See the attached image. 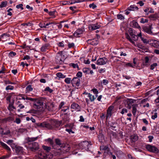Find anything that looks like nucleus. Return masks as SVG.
Returning a JSON list of instances; mask_svg holds the SVG:
<instances>
[{"label":"nucleus","instance_id":"nucleus-60","mask_svg":"<svg viewBox=\"0 0 159 159\" xmlns=\"http://www.w3.org/2000/svg\"><path fill=\"white\" fill-rule=\"evenodd\" d=\"M23 4H19L18 5H17L16 6V7L17 9L20 8L21 10H22L24 9L23 7Z\"/></svg>","mask_w":159,"mask_h":159},{"label":"nucleus","instance_id":"nucleus-42","mask_svg":"<svg viewBox=\"0 0 159 159\" xmlns=\"http://www.w3.org/2000/svg\"><path fill=\"white\" fill-rule=\"evenodd\" d=\"M14 89V87L11 85H8L7 86L5 90L7 91L8 90H13Z\"/></svg>","mask_w":159,"mask_h":159},{"label":"nucleus","instance_id":"nucleus-49","mask_svg":"<svg viewBox=\"0 0 159 159\" xmlns=\"http://www.w3.org/2000/svg\"><path fill=\"white\" fill-rule=\"evenodd\" d=\"M6 70V69H5V66H3L1 68V70H0V74H4L5 73Z\"/></svg>","mask_w":159,"mask_h":159},{"label":"nucleus","instance_id":"nucleus-32","mask_svg":"<svg viewBox=\"0 0 159 159\" xmlns=\"http://www.w3.org/2000/svg\"><path fill=\"white\" fill-rule=\"evenodd\" d=\"M38 139V137H28V138L27 141L28 142V144L29 143H31V142L35 141V140Z\"/></svg>","mask_w":159,"mask_h":159},{"label":"nucleus","instance_id":"nucleus-17","mask_svg":"<svg viewBox=\"0 0 159 159\" xmlns=\"http://www.w3.org/2000/svg\"><path fill=\"white\" fill-rule=\"evenodd\" d=\"M50 47V45L49 43H45L40 48L41 51L42 52H45Z\"/></svg>","mask_w":159,"mask_h":159},{"label":"nucleus","instance_id":"nucleus-10","mask_svg":"<svg viewBox=\"0 0 159 159\" xmlns=\"http://www.w3.org/2000/svg\"><path fill=\"white\" fill-rule=\"evenodd\" d=\"M16 153L18 154H24L25 153L24 151L23 148L22 147L18 146L16 145L15 147Z\"/></svg>","mask_w":159,"mask_h":159},{"label":"nucleus","instance_id":"nucleus-52","mask_svg":"<svg viewBox=\"0 0 159 159\" xmlns=\"http://www.w3.org/2000/svg\"><path fill=\"white\" fill-rule=\"evenodd\" d=\"M55 142L56 144L59 145L61 146V142L60 140L58 139H55Z\"/></svg>","mask_w":159,"mask_h":159},{"label":"nucleus","instance_id":"nucleus-28","mask_svg":"<svg viewBox=\"0 0 159 159\" xmlns=\"http://www.w3.org/2000/svg\"><path fill=\"white\" fill-rule=\"evenodd\" d=\"M140 54H142V53H144L145 52H147V49L144 46L140 45Z\"/></svg>","mask_w":159,"mask_h":159},{"label":"nucleus","instance_id":"nucleus-43","mask_svg":"<svg viewBox=\"0 0 159 159\" xmlns=\"http://www.w3.org/2000/svg\"><path fill=\"white\" fill-rule=\"evenodd\" d=\"M43 148L44 150H45L47 152H49L51 149L50 147L46 146H43Z\"/></svg>","mask_w":159,"mask_h":159},{"label":"nucleus","instance_id":"nucleus-56","mask_svg":"<svg viewBox=\"0 0 159 159\" xmlns=\"http://www.w3.org/2000/svg\"><path fill=\"white\" fill-rule=\"evenodd\" d=\"M21 120L20 118H16L15 120L14 121V122L16 123L17 124H19L21 122Z\"/></svg>","mask_w":159,"mask_h":159},{"label":"nucleus","instance_id":"nucleus-29","mask_svg":"<svg viewBox=\"0 0 159 159\" xmlns=\"http://www.w3.org/2000/svg\"><path fill=\"white\" fill-rule=\"evenodd\" d=\"M71 108L72 109H78L80 110V107L78 104L76 103H74L71 105Z\"/></svg>","mask_w":159,"mask_h":159},{"label":"nucleus","instance_id":"nucleus-15","mask_svg":"<svg viewBox=\"0 0 159 159\" xmlns=\"http://www.w3.org/2000/svg\"><path fill=\"white\" fill-rule=\"evenodd\" d=\"M133 100L131 99H127V104H126L127 108L130 109L131 107H133V105H134V104H133Z\"/></svg>","mask_w":159,"mask_h":159},{"label":"nucleus","instance_id":"nucleus-7","mask_svg":"<svg viewBox=\"0 0 159 159\" xmlns=\"http://www.w3.org/2000/svg\"><path fill=\"white\" fill-rule=\"evenodd\" d=\"M80 79L77 77H74L71 80V84L73 87H78L80 86Z\"/></svg>","mask_w":159,"mask_h":159},{"label":"nucleus","instance_id":"nucleus-50","mask_svg":"<svg viewBox=\"0 0 159 159\" xmlns=\"http://www.w3.org/2000/svg\"><path fill=\"white\" fill-rule=\"evenodd\" d=\"M13 102L12 103V102L11 103H9V106L8 107V109L10 110V111H11L13 110L12 107H13Z\"/></svg>","mask_w":159,"mask_h":159},{"label":"nucleus","instance_id":"nucleus-61","mask_svg":"<svg viewBox=\"0 0 159 159\" xmlns=\"http://www.w3.org/2000/svg\"><path fill=\"white\" fill-rule=\"evenodd\" d=\"M157 112H155L154 115H152L151 116V118L153 120H155L157 117Z\"/></svg>","mask_w":159,"mask_h":159},{"label":"nucleus","instance_id":"nucleus-38","mask_svg":"<svg viewBox=\"0 0 159 159\" xmlns=\"http://www.w3.org/2000/svg\"><path fill=\"white\" fill-rule=\"evenodd\" d=\"M33 25L32 23H30V22H28L27 23H23L21 24V25L23 26H25L26 28L27 27H30L32 26Z\"/></svg>","mask_w":159,"mask_h":159},{"label":"nucleus","instance_id":"nucleus-62","mask_svg":"<svg viewBox=\"0 0 159 159\" xmlns=\"http://www.w3.org/2000/svg\"><path fill=\"white\" fill-rule=\"evenodd\" d=\"M70 66H72L74 68L78 67V65L77 64L71 63L70 64Z\"/></svg>","mask_w":159,"mask_h":159},{"label":"nucleus","instance_id":"nucleus-21","mask_svg":"<svg viewBox=\"0 0 159 159\" xmlns=\"http://www.w3.org/2000/svg\"><path fill=\"white\" fill-rule=\"evenodd\" d=\"M83 31L84 30L82 29H78L75 32L73 35L75 37H78L79 35L82 34Z\"/></svg>","mask_w":159,"mask_h":159},{"label":"nucleus","instance_id":"nucleus-33","mask_svg":"<svg viewBox=\"0 0 159 159\" xmlns=\"http://www.w3.org/2000/svg\"><path fill=\"white\" fill-rule=\"evenodd\" d=\"M57 76L59 78V79H64L66 77V75L63 74L61 73L58 72L56 74Z\"/></svg>","mask_w":159,"mask_h":159},{"label":"nucleus","instance_id":"nucleus-20","mask_svg":"<svg viewBox=\"0 0 159 159\" xmlns=\"http://www.w3.org/2000/svg\"><path fill=\"white\" fill-rule=\"evenodd\" d=\"M0 144L2 146V147L7 150L9 153L11 151V149L7 144L2 142H0Z\"/></svg>","mask_w":159,"mask_h":159},{"label":"nucleus","instance_id":"nucleus-12","mask_svg":"<svg viewBox=\"0 0 159 159\" xmlns=\"http://www.w3.org/2000/svg\"><path fill=\"white\" fill-rule=\"evenodd\" d=\"M52 24H55V23L54 22H49L46 24L44 23H40L39 25V26L42 28H49V27H48V26L49 25H52Z\"/></svg>","mask_w":159,"mask_h":159},{"label":"nucleus","instance_id":"nucleus-57","mask_svg":"<svg viewBox=\"0 0 159 159\" xmlns=\"http://www.w3.org/2000/svg\"><path fill=\"white\" fill-rule=\"evenodd\" d=\"M148 21V20L146 19H144L143 18H141V19L140 22L142 23H144L146 22H147Z\"/></svg>","mask_w":159,"mask_h":159},{"label":"nucleus","instance_id":"nucleus-8","mask_svg":"<svg viewBox=\"0 0 159 159\" xmlns=\"http://www.w3.org/2000/svg\"><path fill=\"white\" fill-rule=\"evenodd\" d=\"M107 61V59L105 57L100 58L97 61L96 64L98 65H102L105 64Z\"/></svg>","mask_w":159,"mask_h":159},{"label":"nucleus","instance_id":"nucleus-64","mask_svg":"<svg viewBox=\"0 0 159 159\" xmlns=\"http://www.w3.org/2000/svg\"><path fill=\"white\" fill-rule=\"evenodd\" d=\"M10 156V154L3 156L0 157V159H5L6 158H8Z\"/></svg>","mask_w":159,"mask_h":159},{"label":"nucleus","instance_id":"nucleus-51","mask_svg":"<svg viewBox=\"0 0 159 159\" xmlns=\"http://www.w3.org/2000/svg\"><path fill=\"white\" fill-rule=\"evenodd\" d=\"M45 91H48L50 93H52L53 91V90L52 89H50L49 87H46L44 89Z\"/></svg>","mask_w":159,"mask_h":159},{"label":"nucleus","instance_id":"nucleus-54","mask_svg":"<svg viewBox=\"0 0 159 159\" xmlns=\"http://www.w3.org/2000/svg\"><path fill=\"white\" fill-rule=\"evenodd\" d=\"M46 141L48 142L50 145H53L54 143L53 140L51 138H48L46 140Z\"/></svg>","mask_w":159,"mask_h":159},{"label":"nucleus","instance_id":"nucleus-22","mask_svg":"<svg viewBox=\"0 0 159 159\" xmlns=\"http://www.w3.org/2000/svg\"><path fill=\"white\" fill-rule=\"evenodd\" d=\"M130 25L131 26L137 28H139V25L138 22L135 20H133L130 23Z\"/></svg>","mask_w":159,"mask_h":159},{"label":"nucleus","instance_id":"nucleus-53","mask_svg":"<svg viewBox=\"0 0 159 159\" xmlns=\"http://www.w3.org/2000/svg\"><path fill=\"white\" fill-rule=\"evenodd\" d=\"M139 36V34H137V35H135L134 34V35L133 36H131V37L133 39V40H137L138 39V37Z\"/></svg>","mask_w":159,"mask_h":159},{"label":"nucleus","instance_id":"nucleus-48","mask_svg":"<svg viewBox=\"0 0 159 159\" xmlns=\"http://www.w3.org/2000/svg\"><path fill=\"white\" fill-rule=\"evenodd\" d=\"M157 66V63H154L150 66V69L151 70H153Z\"/></svg>","mask_w":159,"mask_h":159},{"label":"nucleus","instance_id":"nucleus-27","mask_svg":"<svg viewBox=\"0 0 159 159\" xmlns=\"http://www.w3.org/2000/svg\"><path fill=\"white\" fill-rule=\"evenodd\" d=\"M14 120V117L12 116H9L8 117L4 118L2 120L3 122H7V121L10 122L13 121Z\"/></svg>","mask_w":159,"mask_h":159},{"label":"nucleus","instance_id":"nucleus-39","mask_svg":"<svg viewBox=\"0 0 159 159\" xmlns=\"http://www.w3.org/2000/svg\"><path fill=\"white\" fill-rule=\"evenodd\" d=\"M108 149V147L107 146L102 145L100 147V150L101 151L103 150L105 151Z\"/></svg>","mask_w":159,"mask_h":159},{"label":"nucleus","instance_id":"nucleus-14","mask_svg":"<svg viewBox=\"0 0 159 159\" xmlns=\"http://www.w3.org/2000/svg\"><path fill=\"white\" fill-rule=\"evenodd\" d=\"M100 26L101 25L98 23L92 24L89 25V28L90 30H93L99 29Z\"/></svg>","mask_w":159,"mask_h":159},{"label":"nucleus","instance_id":"nucleus-23","mask_svg":"<svg viewBox=\"0 0 159 159\" xmlns=\"http://www.w3.org/2000/svg\"><path fill=\"white\" fill-rule=\"evenodd\" d=\"M46 108L48 110L50 111H53L55 110L54 105L52 103L47 105Z\"/></svg>","mask_w":159,"mask_h":159},{"label":"nucleus","instance_id":"nucleus-30","mask_svg":"<svg viewBox=\"0 0 159 159\" xmlns=\"http://www.w3.org/2000/svg\"><path fill=\"white\" fill-rule=\"evenodd\" d=\"M86 94L88 95V97L89 98L91 102H93L96 98L94 95H92L90 93H86Z\"/></svg>","mask_w":159,"mask_h":159},{"label":"nucleus","instance_id":"nucleus-13","mask_svg":"<svg viewBox=\"0 0 159 159\" xmlns=\"http://www.w3.org/2000/svg\"><path fill=\"white\" fill-rule=\"evenodd\" d=\"M140 39L143 43L145 44L149 43L150 40H148L147 38V37L145 35L142 34L141 32H140Z\"/></svg>","mask_w":159,"mask_h":159},{"label":"nucleus","instance_id":"nucleus-6","mask_svg":"<svg viewBox=\"0 0 159 159\" xmlns=\"http://www.w3.org/2000/svg\"><path fill=\"white\" fill-rule=\"evenodd\" d=\"M146 148L149 151L154 153H157L159 150L157 148L154 146L150 145H147L146 146Z\"/></svg>","mask_w":159,"mask_h":159},{"label":"nucleus","instance_id":"nucleus-5","mask_svg":"<svg viewBox=\"0 0 159 159\" xmlns=\"http://www.w3.org/2000/svg\"><path fill=\"white\" fill-rule=\"evenodd\" d=\"M38 126L45 128L48 129H51L53 128V126L52 124H51L47 122H44L42 123H38L37 124Z\"/></svg>","mask_w":159,"mask_h":159},{"label":"nucleus","instance_id":"nucleus-1","mask_svg":"<svg viewBox=\"0 0 159 159\" xmlns=\"http://www.w3.org/2000/svg\"><path fill=\"white\" fill-rule=\"evenodd\" d=\"M43 102L42 100L37 99L34 101L33 106L34 107L37 109L38 111H43L45 109L44 107H43Z\"/></svg>","mask_w":159,"mask_h":159},{"label":"nucleus","instance_id":"nucleus-41","mask_svg":"<svg viewBox=\"0 0 159 159\" xmlns=\"http://www.w3.org/2000/svg\"><path fill=\"white\" fill-rule=\"evenodd\" d=\"M47 13H48L49 15L52 16V17H54V14L56 12V11H45Z\"/></svg>","mask_w":159,"mask_h":159},{"label":"nucleus","instance_id":"nucleus-63","mask_svg":"<svg viewBox=\"0 0 159 159\" xmlns=\"http://www.w3.org/2000/svg\"><path fill=\"white\" fill-rule=\"evenodd\" d=\"M125 36H126L127 39H128L130 42H132V40L131 39V38L130 37L129 35V34L128 33H125Z\"/></svg>","mask_w":159,"mask_h":159},{"label":"nucleus","instance_id":"nucleus-40","mask_svg":"<svg viewBox=\"0 0 159 159\" xmlns=\"http://www.w3.org/2000/svg\"><path fill=\"white\" fill-rule=\"evenodd\" d=\"M7 1H2L1 2V4L0 5V7L2 8L6 7L7 5Z\"/></svg>","mask_w":159,"mask_h":159},{"label":"nucleus","instance_id":"nucleus-55","mask_svg":"<svg viewBox=\"0 0 159 159\" xmlns=\"http://www.w3.org/2000/svg\"><path fill=\"white\" fill-rule=\"evenodd\" d=\"M128 112L127 110L125 108H123L122 109L121 111L120 112V113L122 114H124L125 113H126Z\"/></svg>","mask_w":159,"mask_h":159},{"label":"nucleus","instance_id":"nucleus-36","mask_svg":"<svg viewBox=\"0 0 159 159\" xmlns=\"http://www.w3.org/2000/svg\"><path fill=\"white\" fill-rule=\"evenodd\" d=\"M131 139L133 142H135L138 139V136L135 135L131 136Z\"/></svg>","mask_w":159,"mask_h":159},{"label":"nucleus","instance_id":"nucleus-9","mask_svg":"<svg viewBox=\"0 0 159 159\" xmlns=\"http://www.w3.org/2000/svg\"><path fill=\"white\" fill-rule=\"evenodd\" d=\"M149 44L155 48H159V41L156 40L152 39L150 40Z\"/></svg>","mask_w":159,"mask_h":159},{"label":"nucleus","instance_id":"nucleus-24","mask_svg":"<svg viewBox=\"0 0 159 159\" xmlns=\"http://www.w3.org/2000/svg\"><path fill=\"white\" fill-rule=\"evenodd\" d=\"M10 35L7 33H5L0 36V39H4L5 40H7V38L9 37Z\"/></svg>","mask_w":159,"mask_h":159},{"label":"nucleus","instance_id":"nucleus-46","mask_svg":"<svg viewBox=\"0 0 159 159\" xmlns=\"http://www.w3.org/2000/svg\"><path fill=\"white\" fill-rule=\"evenodd\" d=\"M16 55V53L13 52L11 51L8 54V56L9 57H13L14 56Z\"/></svg>","mask_w":159,"mask_h":159},{"label":"nucleus","instance_id":"nucleus-19","mask_svg":"<svg viewBox=\"0 0 159 159\" xmlns=\"http://www.w3.org/2000/svg\"><path fill=\"white\" fill-rule=\"evenodd\" d=\"M16 105L17 108L19 109H17V111L20 112V109H22L25 107L24 105L21 103V102L19 101H17L16 102Z\"/></svg>","mask_w":159,"mask_h":159},{"label":"nucleus","instance_id":"nucleus-44","mask_svg":"<svg viewBox=\"0 0 159 159\" xmlns=\"http://www.w3.org/2000/svg\"><path fill=\"white\" fill-rule=\"evenodd\" d=\"M39 157L41 158H44L45 156V154L43 152H39L38 153Z\"/></svg>","mask_w":159,"mask_h":159},{"label":"nucleus","instance_id":"nucleus-58","mask_svg":"<svg viewBox=\"0 0 159 159\" xmlns=\"http://www.w3.org/2000/svg\"><path fill=\"white\" fill-rule=\"evenodd\" d=\"M89 69L88 68H84L83 69V72L85 73H88L89 74Z\"/></svg>","mask_w":159,"mask_h":159},{"label":"nucleus","instance_id":"nucleus-45","mask_svg":"<svg viewBox=\"0 0 159 159\" xmlns=\"http://www.w3.org/2000/svg\"><path fill=\"white\" fill-rule=\"evenodd\" d=\"M71 80L70 78H66L65 80V82L67 84H70L71 82Z\"/></svg>","mask_w":159,"mask_h":159},{"label":"nucleus","instance_id":"nucleus-37","mask_svg":"<svg viewBox=\"0 0 159 159\" xmlns=\"http://www.w3.org/2000/svg\"><path fill=\"white\" fill-rule=\"evenodd\" d=\"M37 112V111L33 109L30 110L27 112V113H30L32 114V115H33V114H36Z\"/></svg>","mask_w":159,"mask_h":159},{"label":"nucleus","instance_id":"nucleus-11","mask_svg":"<svg viewBox=\"0 0 159 159\" xmlns=\"http://www.w3.org/2000/svg\"><path fill=\"white\" fill-rule=\"evenodd\" d=\"M114 108V107L112 105L110 106L107 110L106 118L107 120L108 118H110L112 115V111Z\"/></svg>","mask_w":159,"mask_h":159},{"label":"nucleus","instance_id":"nucleus-26","mask_svg":"<svg viewBox=\"0 0 159 159\" xmlns=\"http://www.w3.org/2000/svg\"><path fill=\"white\" fill-rule=\"evenodd\" d=\"M138 107V105L137 104H134V105H133L132 107V113H133L134 116H135L136 115V113L137 110V108Z\"/></svg>","mask_w":159,"mask_h":159},{"label":"nucleus","instance_id":"nucleus-25","mask_svg":"<svg viewBox=\"0 0 159 159\" xmlns=\"http://www.w3.org/2000/svg\"><path fill=\"white\" fill-rule=\"evenodd\" d=\"M61 123L60 122H59L58 121H52V125L53 126V128L54 127H59Z\"/></svg>","mask_w":159,"mask_h":159},{"label":"nucleus","instance_id":"nucleus-47","mask_svg":"<svg viewBox=\"0 0 159 159\" xmlns=\"http://www.w3.org/2000/svg\"><path fill=\"white\" fill-rule=\"evenodd\" d=\"M108 83V81L107 80L104 79L102 81L101 84L102 85H106Z\"/></svg>","mask_w":159,"mask_h":159},{"label":"nucleus","instance_id":"nucleus-4","mask_svg":"<svg viewBox=\"0 0 159 159\" xmlns=\"http://www.w3.org/2000/svg\"><path fill=\"white\" fill-rule=\"evenodd\" d=\"M28 148L31 151L33 152L37 150L39 148V144L37 142L29 143Z\"/></svg>","mask_w":159,"mask_h":159},{"label":"nucleus","instance_id":"nucleus-2","mask_svg":"<svg viewBox=\"0 0 159 159\" xmlns=\"http://www.w3.org/2000/svg\"><path fill=\"white\" fill-rule=\"evenodd\" d=\"M62 52H58L55 58V61L57 64H62L64 60V56L62 55Z\"/></svg>","mask_w":159,"mask_h":159},{"label":"nucleus","instance_id":"nucleus-16","mask_svg":"<svg viewBox=\"0 0 159 159\" xmlns=\"http://www.w3.org/2000/svg\"><path fill=\"white\" fill-rule=\"evenodd\" d=\"M6 143L7 144L10 145L13 149H14L15 147H16V146L17 145L16 143H14V141L12 139L7 140Z\"/></svg>","mask_w":159,"mask_h":159},{"label":"nucleus","instance_id":"nucleus-59","mask_svg":"<svg viewBox=\"0 0 159 159\" xmlns=\"http://www.w3.org/2000/svg\"><path fill=\"white\" fill-rule=\"evenodd\" d=\"M93 93L95 94H98V90L96 88H94L91 90Z\"/></svg>","mask_w":159,"mask_h":159},{"label":"nucleus","instance_id":"nucleus-35","mask_svg":"<svg viewBox=\"0 0 159 159\" xmlns=\"http://www.w3.org/2000/svg\"><path fill=\"white\" fill-rule=\"evenodd\" d=\"M104 155L106 156L107 155H112V152H110V148H108V149L105 150L104 152Z\"/></svg>","mask_w":159,"mask_h":159},{"label":"nucleus","instance_id":"nucleus-18","mask_svg":"<svg viewBox=\"0 0 159 159\" xmlns=\"http://www.w3.org/2000/svg\"><path fill=\"white\" fill-rule=\"evenodd\" d=\"M88 43L93 45H95L98 44V41L97 39H89L87 41Z\"/></svg>","mask_w":159,"mask_h":159},{"label":"nucleus","instance_id":"nucleus-31","mask_svg":"<svg viewBox=\"0 0 159 159\" xmlns=\"http://www.w3.org/2000/svg\"><path fill=\"white\" fill-rule=\"evenodd\" d=\"M33 88L31 85H28L26 88L25 92L26 93H29L30 92L33 90Z\"/></svg>","mask_w":159,"mask_h":159},{"label":"nucleus","instance_id":"nucleus-3","mask_svg":"<svg viewBox=\"0 0 159 159\" xmlns=\"http://www.w3.org/2000/svg\"><path fill=\"white\" fill-rule=\"evenodd\" d=\"M91 145V142L85 141L80 143L79 146L80 149H84L86 150H88Z\"/></svg>","mask_w":159,"mask_h":159},{"label":"nucleus","instance_id":"nucleus-34","mask_svg":"<svg viewBox=\"0 0 159 159\" xmlns=\"http://www.w3.org/2000/svg\"><path fill=\"white\" fill-rule=\"evenodd\" d=\"M135 9L137 10L138 9V7L137 6L134 5L130 6L129 7H128L126 10H133V9Z\"/></svg>","mask_w":159,"mask_h":159}]
</instances>
